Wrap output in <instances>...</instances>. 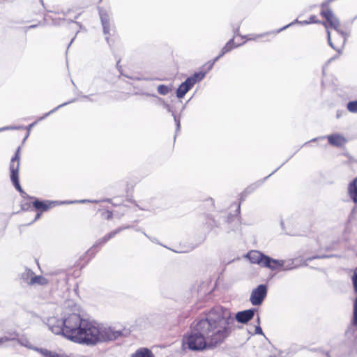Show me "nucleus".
Returning <instances> with one entry per match:
<instances>
[{
  "mask_svg": "<svg viewBox=\"0 0 357 357\" xmlns=\"http://www.w3.org/2000/svg\"><path fill=\"white\" fill-rule=\"evenodd\" d=\"M234 322L229 310L215 307L190 324V331L183 337L182 347L195 351L214 349L229 337Z\"/></svg>",
  "mask_w": 357,
  "mask_h": 357,
  "instance_id": "1",
  "label": "nucleus"
},
{
  "mask_svg": "<svg viewBox=\"0 0 357 357\" xmlns=\"http://www.w3.org/2000/svg\"><path fill=\"white\" fill-rule=\"evenodd\" d=\"M121 334V332L114 331L110 328H102L95 322L84 319L73 342L95 344L98 342L116 340Z\"/></svg>",
  "mask_w": 357,
  "mask_h": 357,
  "instance_id": "2",
  "label": "nucleus"
},
{
  "mask_svg": "<svg viewBox=\"0 0 357 357\" xmlns=\"http://www.w3.org/2000/svg\"><path fill=\"white\" fill-rule=\"evenodd\" d=\"M84 319L78 314L73 313L67 316L62 321V326L56 328L55 326H52V330L55 333H61L66 337L70 340H74L75 337L82 326Z\"/></svg>",
  "mask_w": 357,
  "mask_h": 357,
  "instance_id": "3",
  "label": "nucleus"
},
{
  "mask_svg": "<svg viewBox=\"0 0 357 357\" xmlns=\"http://www.w3.org/2000/svg\"><path fill=\"white\" fill-rule=\"evenodd\" d=\"M20 165V147H18L15 155L12 157L10 162V180L16 188V190L21 194H25L22 188L19 181V169Z\"/></svg>",
  "mask_w": 357,
  "mask_h": 357,
  "instance_id": "4",
  "label": "nucleus"
},
{
  "mask_svg": "<svg viewBox=\"0 0 357 357\" xmlns=\"http://www.w3.org/2000/svg\"><path fill=\"white\" fill-rule=\"evenodd\" d=\"M206 73V72H198L188 77L177 89L176 96L179 98H183L197 82L201 81L205 77Z\"/></svg>",
  "mask_w": 357,
  "mask_h": 357,
  "instance_id": "5",
  "label": "nucleus"
},
{
  "mask_svg": "<svg viewBox=\"0 0 357 357\" xmlns=\"http://www.w3.org/2000/svg\"><path fill=\"white\" fill-rule=\"evenodd\" d=\"M267 286L260 284L252 291L250 301L253 305H259L262 303L267 295Z\"/></svg>",
  "mask_w": 357,
  "mask_h": 357,
  "instance_id": "6",
  "label": "nucleus"
},
{
  "mask_svg": "<svg viewBox=\"0 0 357 357\" xmlns=\"http://www.w3.org/2000/svg\"><path fill=\"white\" fill-rule=\"evenodd\" d=\"M32 205L34 208L38 211L35 217V220L38 219L40 217L42 213L49 211L51 208H54L59 205V202L56 201H40L36 199L33 202Z\"/></svg>",
  "mask_w": 357,
  "mask_h": 357,
  "instance_id": "7",
  "label": "nucleus"
},
{
  "mask_svg": "<svg viewBox=\"0 0 357 357\" xmlns=\"http://www.w3.org/2000/svg\"><path fill=\"white\" fill-rule=\"evenodd\" d=\"M320 14L326 20V23L324 24L326 28L328 25L335 30L338 29L340 27L339 20L335 17L332 10L329 8L326 7L322 8Z\"/></svg>",
  "mask_w": 357,
  "mask_h": 357,
  "instance_id": "8",
  "label": "nucleus"
},
{
  "mask_svg": "<svg viewBox=\"0 0 357 357\" xmlns=\"http://www.w3.org/2000/svg\"><path fill=\"white\" fill-rule=\"evenodd\" d=\"M239 45V44H235L234 39L229 40L226 45L222 47V49L220 51V53L218 56H216L213 60L208 61L206 64L204 65V67L206 68L207 70H210L214 63L224 54L226 53L230 52L231 50H233L235 47H237Z\"/></svg>",
  "mask_w": 357,
  "mask_h": 357,
  "instance_id": "9",
  "label": "nucleus"
},
{
  "mask_svg": "<svg viewBox=\"0 0 357 357\" xmlns=\"http://www.w3.org/2000/svg\"><path fill=\"white\" fill-rule=\"evenodd\" d=\"M327 33L328 40L330 45L334 50H337L338 52H340L346 41L345 36L342 33L337 31V33L334 36V41H333L330 31H328Z\"/></svg>",
  "mask_w": 357,
  "mask_h": 357,
  "instance_id": "10",
  "label": "nucleus"
},
{
  "mask_svg": "<svg viewBox=\"0 0 357 357\" xmlns=\"http://www.w3.org/2000/svg\"><path fill=\"white\" fill-rule=\"evenodd\" d=\"M247 257L251 263L263 266L264 261L267 256L258 250H251L248 253Z\"/></svg>",
  "mask_w": 357,
  "mask_h": 357,
  "instance_id": "11",
  "label": "nucleus"
},
{
  "mask_svg": "<svg viewBox=\"0 0 357 357\" xmlns=\"http://www.w3.org/2000/svg\"><path fill=\"white\" fill-rule=\"evenodd\" d=\"M284 261L274 259L267 256L265 259V261H264L263 266L268 268L272 271H276L282 269L284 266Z\"/></svg>",
  "mask_w": 357,
  "mask_h": 357,
  "instance_id": "12",
  "label": "nucleus"
},
{
  "mask_svg": "<svg viewBox=\"0 0 357 357\" xmlns=\"http://www.w3.org/2000/svg\"><path fill=\"white\" fill-rule=\"evenodd\" d=\"M254 314V310L241 311L236 314V319L239 323L245 324L253 318Z\"/></svg>",
  "mask_w": 357,
  "mask_h": 357,
  "instance_id": "13",
  "label": "nucleus"
},
{
  "mask_svg": "<svg viewBox=\"0 0 357 357\" xmlns=\"http://www.w3.org/2000/svg\"><path fill=\"white\" fill-rule=\"evenodd\" d=\"M328 143L334 146H342L346 144L347 139L340 134H333L328 136Z\"/></svg>",
  "mask_w": 357,
  "mask_h": 357,
  "instance_id": "14",
  "label": "nucleus"
},
{
  "mask_svg": "<svg viewBox=\"0 0 357 357\" xmlns=\"http://www.w3.org/2000/svg\"><path fill=\"white\" fill-rule=\"evenodd\" d=\"M123 230L122 228H118L114 231H112L109 232L108 234H105L102 238H100L97 242V245L102 246V245L105 244L107 242H108L110 239L114 238L116 234L120 233Z\"/></svg>",
  "mask_w": 357,
  "mask_h": 357,
  "instance_id": "15",
  "label": "nucleus"
},
{
  "mask_svg": "<svg viewBox=\"0 0 357 357\" xmlns=\"http://www.w3.org/2000/svg\"><path fill=\"white\" fill-rule=\"evenodd\" d=\"M348 190L351 198L357 203V178L349 184Z\"/></svg>",
  "mask_w": 357,
  "mask_h": 357,
  "instance_id": "16",
  "label": "nucleus"
},
{
  "mask_svg": "<svg viewBox=\"0 0 357 357\" xmlns=\"http://www.w3.org/2000/svg\"><path fill=\"white\" fill-rule=\"evenodd\" d=\"M29 284L30 285H46L48 284V280L41 275H35L31 278Z\"/></svg>",
  "mask_w": 357,
  "mask_h": 357,
  "instance_id": "17",
  "label": "nucleus"
},
{
  "mask_svg": "<svg viewBox=\"0 0 357 357\" xmlns=\"http://www.w3.org/2000/svg\"><path fill=\"white\" fill-rule=\"evenodd\" d=\"M132 357H154V355L149 349L140 348L135 351Z\"/></svg>",
  "mask_w": 357,
  "mask_h": 357,
  "instance_id": "18",
  "label": "nucleus"
},
{
  "mask_svg": "<svg viewBox=\"0 0 357 357\" xmlns=\"http://www.w3.org/2000/svg\"><path fill=\"white\" fill-rule=\"evenodd\" d=\"M270 33H264L261 34H250L245 36L247 40H259L260 38H264L268 36Z\"/></svg>",
  "mask_w": 357,
  "mask_h": 357,
  "instance_id": "19",
  "label": "nucleus"
},
{
  "mask_svg": "<svg viewBox=\"0 0 357 357\" xmlns=\"http://www.w3.org/2000/svg\"><path fill=\"white\" fill-rule=\"evenodd\" d=\"M98 214L102 220H110L113 218V213L109 210L100 209Z\"/></svg>",
  "mask_w": 357,
  "mask_h": 357,
  "instance_id": "20",
  "label": "nucleus"
},
{
  "mask_svg": "<svg viewBox=\"0 0 357 357\" xmlns=\"http://www.w3.org/2000/svg\"><path fill=\"white\" fill-rule=\"evenodd\" d=\"M347 108L351 113H357V100L349 102Z\"/></svg>",
  "mask_w": 357,
  "mask_h": 357,
  "instance_id": "21",
  "label": "nucleus"
},
{
  "mask_svg": "<svg viewBox=\"0 0 357 357\" xmlns=\"http://www.w3.org/2000/svg\"><path fill=\"white\" fill-rule=\"evenodd\" d=\"M157 91L161 95H167L169 92V89L166 85L160 84L158 86Z\"/></svg>",
  "mask_w": 357,
  "mask_h": 357,
  "instance_id": "22",
  "label": "nucleus"
},
{
  "mask_svg": "<svg viewBox=\"0 0 357 357\" xmlns=\"http://www.w3.org/2000/svg\"><path fill=\"white\" fill-rule=\"evenodd\" d=\"M352 282L354 291L357 292V267L355 268L354 275L352 276Z\"/></svg>",
  "mask_w": 357,
  "mask_h": 357,
  "instance_id": "23",
  "label": "nucleus"
},
{
  "mask_svg": "<svg viewBox=\"0 0 357 357\" xmlns=\"http://www.w3.org/2000/svg\"><path fill=\"white\" fill-rule=\"evenodd\" d=\"M41 353L45 357H55L60 356L59 354L52 353V351H50L47 349L42 350Z\"/></svg>",
  "mask_w": 357,
  "mask_h": 357,
  "instance_id": "24",
  "label": "nucleus"
},
{
  "mask_svg": "<svg viewBox=\"0 0 357 357\" xmlns=\"http://www.w3.org/2000/svg\"><path fill=\"white\" fill-rule=\"evenodd\" d=\"M310 22H312V23H317L319 22V21L317 20V16L315 15H312V16H310Z\"/></svg>",
  "mask_w": 357,
  "mask_h": 357,
  "instance_id": "25",
  "label": "nucleus"
},
{
  "mask_svg": "<svg viewBox=\"0 0 357 357\" xmlns=\"http://www.w3.org/2000/svg\"><path fill=\"white\" fill-rule=\"evenodd\" d=\"M116 67L118 68L119 70L121 72V73L123 74L121 66H120V61H118L116 63Z\"/></svg>",
  "mask_w": 357,
  "mask_h": 357,
  "instance_id": "26",
  "label": "nucleus"
},
{
  "mask_svg": "<svg viewBox=\"0 0 357 357\" xmlns=\"http://www.w3.org/2000/svg\"><path fill=\"white\" fill-rule=\"evenodd\" d=\"M91 252V250H88V252H86L85 253L84 257H86V255H88Z\"/></svg>",
  "mask_w": 357,
  "mask_h": 357,
  "instance_id": "27",
  "label": "nucleus"
},
{
  "mask_svg": "<svg viewBox=\"0 0 357 357\" xmlns=\"http://www.w3.org/2000/svg\"><path fill=\"white\" fill-rule=\"evenodd\" d=\"M34 125V123H31L29 125V127H32Z\"/></svg>",
  "mask_w": 357,
  "mask_h": 357,
  "instance_id": "28",
  "label": "nucleus"
},
{
  "mask_svg": "<svg viewBox=\"0 0 357 357\" xmlns=\"http://www.w3.org/2000/svg\"><path fill=\"white\" fill-rule=\"evenodd\" d=\"M269 357H276V356H269Z\"/></svg>",
  "mask_w": 357,
  "mask_h": 357,
  "instance_id": "29",
  "label": "nucleus"
}]
</instances>
